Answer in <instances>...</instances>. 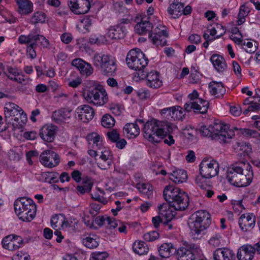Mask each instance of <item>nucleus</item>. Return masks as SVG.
Instances as JSON below:
<instances>
[{
  "label": "nucleus",
  "mask_w": 260,
  "mask_h": 260,
  "mask_svg": "<svg viewBox=\"0 0 260 260\" xmlns=\"http://www.w3.org/2000/svg\"><path fill=\"white\" fill-rule=\"evenodd\" d=\"M158 252L162 258H168L171 254L176 253V249L172 243H164L159 247Z\"/></svg>",
  "instance_id": "obj_39"
},
{
  "label": "nucleus",
  "mask_w": 260,
  "mask_h": 260,
  "mask_svg": "<svg viewBox=\"0 0 260 260\" xmlns=\"http://www.w3.org/2000/svg\"><path fill=\"white\" fill-rule=\"evenodd\" d=\"M196 250L193 247L188 249L180 247L176 250V256L178 260H198L194 256Z\"/></svg>",
  "instance_id": "obj_24"
},
{
  "label": "nucleus",
  "mask_w": 260,
  "mask_h": 260,
  "mask_svg": "<svg viewBox=\"0 0 260 260\" xmlns=\"http://www.w3.org/2000/svg\"><path fill=\"white\" fill-rule=\"evenodd\" d=\"M69 6L71 10L76 14H84L90 8L89 0H69Z\"/></svg>",
  "instance_id": "obj_15"
},
{
  "label": "nucleus",
  "mask_w": 260,
  "mask_h": 260,
  "mask_svg": "<svg viewBox=\"0 0 260 260\" xmlns=\"http://www.w3.org/2000/svg\"><path fill=\"white\" fill-rule=\"evenodd\" d=\"M94 66L101 69L102 73L107 76H112L116 71L115 58L108 54L96 53L93 57Z\"/></svg>",
  "instance_id": "obj_7"
},
{
  "label": "nucleus",
  "mask_w": 260,
  "mask_h": 260,
  "mask_svg": "<svg viewBox=\"0 0 260 260\" xmlns=\"http://www.w3.org/2000/svg\"><path fill=\"white\" fill-rule=\"evenodd\" d=\"M256 218L253 214H242L239 219V225L241 230L247 232L253 229L255 224Z\"/></svg>",
  "instance_id": "obj_18"
},
{
  "label": "nucleus",
  "mask_w": 260,
  "mask_h": 260,
  "mask_svg": "<svg viewBox=\"0 0 260 260\" xmlns=\"http://www.w3.org/2000/svg\"><path fill=\"white\" fill-rule=\"evenodd\" d=\"M214 260H235V255L234 252L228 248H218L213 253Z\"/></svg>",
  "instance_id": "obj_23"
},
{
  "label": "nucleus",
  "mask_w": 260,
  "mask_h": 260,
  "mask_svg": "<svg viewBox=\"0 0 260 260\" xmlns=\"http://www.w3.org/2000/svg\"><path fill=\"white\" fill-rule=\"evenodd\" d=\"M71 110L68 109H60L55 111L52 115V120L56 123H66L71 117Z\"/></svg>",
  "instance_id": "obj_22"
},
{
  "label": "nucleus",
  "mask_w": 260,
  "mask_h": 260,
  "mask_svg": "<svg viewBox=\"0 0 260 260\" xmlns=\"http://www.w3.org/2000/svg\"><path fill=\"white\" fill-rule=\"evenodd\" d=\"M197 102L198 105H194V112L201 114L206 113L209 107V103L208 101L202 99H197L196 101H194V102Z\"/></svg>",
  "instance_id": "obj_45"
},
{
  "label": "nucleus",
  "mask_w": 260,
  "mask_h": 260,
  "mask_svg": "<svg viewBox=\"0 0 260 260\" xmlns=\"http://www.w3.org/2000/svg\"><path fill=\"white\" fill-rule=\"evenodd\" d=\"M89 141L92 142V147L99 150L102 149V139L101 136L96 133H92L87 137Z\"/></svg>",
  "instance_id": "obj_43"
},
{
  "label": "nucleus",
  "mask_w": 260,
  "mask_h": 260,
  "mask_svg": "<svg viewBox=\"0 0 260 260\" xmlns=\"http://www.w3.org/2000/svg\"><path fill=\"white\" fill-rule=\"evenodd\" d=\"M168 33L164 26L160 25L155 27L153 30L149 34V38L153 44L158 46H164L167 44V38Z\"/></svg>",
  "instance_id": "obj_13"
},
{
  "label": "nucleus",
  "mask_w": 260,
  "mask_h": 260,
  "mask_svg": "<svg viewBox=\"0 0 260 260\" xmlns=\"http://www.w3.org/2000/svg\"><path fill=\"white\" fill-rule=\"evenodd\" d=\"M107 135L109 140L112 142L115 143L119 139L120 134L115 129H113L107 133Z\"/></svg>",
  "instance_id": "obj_63"
},
{
  "label": "nucleus",
  "mask_w": 260,
  "mask_h": 260,
  "mask_svg": "<svg viewBox=\"0 0 260 260\" xmlns=\"http://www.w3.org/2000/svg\"><path fill=\"white\" fill-rule=\"evenodd\" d=\"M40 41L41 45L43 48H47L49 45V41L43 35L37 34V30L31 31L28 35H20L18 38V42L21 44L28 42Z\"/></svg>",
  "instance_id": "obj_14"
},
{
  "label": "nucleus",
  "mask_w": 260,
  "mask_h": 260,
  "mask_svg": "<svg viewBox=\"0 0 260 260\" xmlns=\"http://www.w3.org/2000/svg\"><path fill=\"white\" fill-rule=\"evenodd\" d=\"M148 61L145 54L138 48L131 50L126 57L127 66L136 71L135 77H137L139 80H143L145 77L144 72Z\"/></svg>",
  "instance_id": "obj_5"
},
{
  "label": "nucleus",
  "mask_w": 260,
  "mask_h": 260,
  "mask_svg": "<svg viewBox=\"0 0 260 260\" xmlns=\"http://www.w3.org/2000/svg\"><path fill=\"white\" fill-rule=\"evenodd\" d=\"M12 242L10 243L11 250H15L21 247L24 243V239L20 236L13 234Z\"/></svg>",
  "instance_id": "obj_46"
},
{
  "label": "nucleus",
  "mask_w": 260,
  "mask_h": 260,
  "mask_svg": "<svg viewBox=\"0 0 260 260\" xmlns=\"http://www.w3.org/2000/svg\"><path fill=\"white\" fill-rule=\"evenodd\" d=\"M237 256L238 260H252L254 256L252 245L245 244L242 246L238 249Z\"/></svg>",
  "instance_id": "obj_26"
},
{
  "label": "nucleus",
  "mask_w": 260,
  "mask_h": 260,
  "mask_svg": "<svg viewBox=\"0 0 260 260\" xmlns=\"http://www.w3.org/2000/svg\"><path fill=\"white\" fill-rule=\"evenodd\" d=\"M18 6V12L21 15H27L33 11L32 3L29 0H16Z\"/></svg>",
  "instance_id": "obj_35"
},
{
  "label": "nucleus",
  "mask_w": 260,
  "mask_h": 260,
  "mask_svg": "<svg viewBox=\"0 0 260 260\" xmlns=\"http://www.w3.org/2000/svg\"><path fill=\"white\" fill-rule=\"evenodd\" d=\"M77 118L84 122H87L93 118L94 111L89 105H84L79 106L76 110Z\"/></svg>",
  "instance_id": "obj_17"
},
{
  "label": "nucleus",
  "mask_w": 260,
  "mask_h": 260,
  "mask_svg": "<svg viewBox=\"0 0 260 260\" xmlns=\"http://www.w3.org/2000/svg\"><path fill=\"white\" fill-rule=\"evenodd\" d=\"M56 131V126L52 124H47L41 129L40 136L44 141L51 142L54 139Z\"/></svg>",
  "instance_id": "obj_19"
},
{
  "label": "nucleus",
  "mask_w": 260,
  "mask_h": 260,
  "mask_svg": "<svg viewBox=\"0 0 260 260\" xmlns=\"http://www.w3.org/2000/svg\"><path fill=\"white\" fill-rule=\"evenodd\" d=\"M45 182L49 183H54L58 182V174L56 172H46L43 174Z\"/></svg>",
  "instance_id": "obj_50"
},
{
  "label": "nucleus",
  "mask_w": 260,
  "mask_h": 260,
  "mask_svg": "<svg viewBox=\"0 0 260 260\" xmlns=\"http://www.w3.org/2000/svg\"><path fill=\"white\" fill-rule=\"evenodd\" d=\"M214 68L218 72H223L226 68V64L223 57L220 55L214 54L210 57Z\"/></svg>",
  "instance_id": "obj_32"
},
{
  "label": "nucleus",
  "mask_w": 260,
  "mask_h": 260,
  "mask_svg": "<svg viewBox=\"0 0 260 260\" xmlns=\"http://www.w3.org/2000/svg\"><path fill=\"white\" fill-rule=\"evenodd\" d=\"M93 182L91 177L88 176H84L82 178V183L78 185L76 187V193L78 195H83L86 193H89L92 186Z\"/></svg>",
  "instance_id": "obj_25"
},
{
  "label": "nucleus",
  "mask_w": 260,
  "mask_h": 260,
  "mask_svg": "<svg viewBox=\"0 0 260 260\" xmlns=\"http://www.w3.org/2000/svg\"><path fill=\"white\" fill-rule=\"evenodd\" d=\"M236 145L234 146L235 149H239L240 150L243 151L244 153L246 154H248L249 152L251 151V148L250 147V145L248 144H246L243 142H237Z\"/></svg>",
  "instance_id": "obj_62"
},
{
  "label": "nucleus",
  "mask_w": 260,
  "mask_h": 260,
  "mask_svg": "<svg viewBox=\"0 0 260 260\" xmlns=\"http://www.w3.org/2000/svg\"><path fill=\"white\" fill-rule=\"evenodd\" d=\"M26 44H28L26 50L27 55H29L31 59L35 58L37 55L35 49L38 46V43L36 42H30L26 43Z\"/></svg>",
  "instance_id": "obj_51"
},
{
  "label": "nucleus",
  "mask_w": 260,
  "mask_h": 260,
  "mask_svg": "<svg viewBox=\"0 0 260 260\" xmlns=\"http://www.w3.org/2000/svg\"><path fill=\"white\" fill-rule=\"evenodd\" d=\"M40 161L44 167L52 168L59 165L60 158L55 152L47 150L41 153L40 155Z\"/></svg>",
  "instance_id": "obj_12"
},
{
  "label": "nucleus",
  "mask_w": 260,
  "mask_h": 260,
  "mask_svg": "<svg viewBox=\"0 0 260 260\" xmlns=\"http://www.w3.org/2000/svg\"><path fill=\"white\" fill-rule=\"evenodd\" d=\"M170 207V205L165 203L160 204L158 207L159 214L162 219L164 218L167 221L171 220L175 216Z\"/></svg>",
  "instance_id": "obj_40"
},
{
  "label": "nucleus",
  "mask_w": 260,
  "mask_h": 260,
  "mask_svg": "<svg viewBox=\"0 0 260 260\" xmlns=\"http://www.w3.org/2000/svg\"><path fill=\"white\" fill-rule=\"evenodd\" d=\"M133 248L134 251L139 255L146 254L149 250L147 245L142 241L135 242L133 244Z\"/></svg>",
  "instance_id": "obj_42"
},
{
  "label": "nucleus",
  "mask_w": 260,
  "mask_h": 260,
  "mask_svg": "<svg viewBox=\"0 0 260 260\" xmlns=\"http://www.w3.org/2000/svg\"><path fill=\"white\" fill-rule=\"evenodd\" d=\"M222 240V236L219 233H216L210 238L209 244L214 247H218L220 246Z\"/></svg>",
  "instance_id": "obj_52"
},
{
  "label": "nucleus",
  "mask_w": 260,
  "mask_h": 260,
  "mask_svg": "<svg viewBox=\"0 0 260 260\" xmlns=\"http://www.w3.org/2000/svg\"><path fill=\"white\" fill-rule=\"evenodd\" d=\"M176 129L177 126L168 121L152 119L144 125V137L151 143H158Z\"/></svg>",
  "instance_id": "obj_1"
},
{
  "label": "nucleus",
  "mask_w": 260,
  "mask_h": 260,
  "mask_svg": "<svg viewBox=\"0 0 260 260\" xmlns=\"http://www.w3.org/2000/svg\"><path fill=\"white\" fill-rule=\"evenodd\" d=\"M208 179L201 175L197 176L195 178V182L201 188L205 189L209 185Z\"/></svg>",
  "instance_id": "obj_56"
},
{
  "label": "nucleus",
  "mask_w": 260,
  "mask_h": 260,
  "mask_svg": "<svg viewBox=\"0 0 260 260\" xmlns=\"http://www.w3.org/2000/svg\"><path fill=\"white\" fill-rule=\"evenodd\" d=\"M83 244L89 249L96 248L99 245L97 236L94 235H89L82 239Z\"/></svg>",
  "instance_id": "obj_44"
},
{
  "label": "nucleus",
  "mask_w": 260,
  "mask_h": 260,
  "mask_svg": "<svg viewBox=\"0 0 260 260\" xmlns=\"http://www.w3.org/2000/svg\"><path fill=\"white\" fill-rule=\"evenodd\" d=\"M252 167L247 161H240L230 167L227 171L226 178L230 184L236 186L238 180L244 169H251Z\"/></svg>",
  "instance_id": "obj_9"
},
{
  "label": "nucleus",
  "mask_w": 260,
  "mask_h": 260,
  "mask_svg": "<svg viewBox=\"0 0 260 260\" xmlns=\"http://www.w3.org/2000/svg\"><path fill=\"white\" fill-rule=\"evenodd\" d=\"M209 88L211 95L216 98L222 97L225 93V88L221 82L212 81L209 83Z\"/></svg>",
  "instance_id": "obj_29"
},
{
  "label": "nucleus",
  "mask_w": 260,
  "mask_h": 260,
  "mask_svg": "<svg viewBox=\"0 0 260 260\" xmlns=\"http://www.w3.org/2000/svg\"><path fill=\"white\" fill-rule=\"evenodd\" d=\"M108 41L107 38L105 36H99L96 37L95 35H92L89 39V42L91 44H96L101 45L106 43Z\"/></svg>",
  "instance_id": "obj_53"
},
{
  "label": "nucleus",
  "mask_w": 260,
  "mask_h": 260,
  "mask_svg": "<svg viewBox=\"0 0 260 260\" xmlns=\"http://www.w3.org/2000/svg\"><path fill=\"white\" fill-rule=\"evenodd\" d=\"M98 92V84L94 85L88 89L85 90L83 93L84 99L90 104L94 105V100H96Z\"/></svg>",
  "instance_id": "obj_38"
},
{
  "label": "nucleus",
  "mask_w": 260,
  "mask_h": 260,
  "mask_svg": "<svg viewBox=\"0 0 260 260\" xmlns=\"http://www.w3.org/2000/svg\"><path fill=\"white\" fill-rule=\"evenodd\" d=\"M108 255L106 252H95L92 253L90 260H106Z\"/></svg>",
  "instance_id": "obj_60"
},
{
  "label": "nucleus",
  "mask_w": 260,
  "mask_h": 260,
  "mask_svg": "<svg viewBox=\"0 0 260 260\" xmlns=\"http://www.w3.org/2000/svg\"><path fill=\"white\" fill-rule=\"evenodd\" d=\"M169 178L175 183H181L186 181L187 178V173L184 170H175L169 175Z\"/></svg>",
  "instance_id": "obj_37"
},
{
  "label": "nucleus",
  "mask_w": 260,
  "mask_h": 260,
  "mask_svg": "<svg viewBox=\"0 0 260 260\" xmlns=\"http://www.w3.org/2000/svg\"><path fill=\"white\" fill-rule=\"evenodd\" d=\"M200 133L204 137H210L220 143H229L234 136V132L230 129L228 124L215 122L208 126H201Z\"/></svg>",
  "instance_id": "obj_2"
},
{
  "label": "nucleus",
  "mask_w": 260,
  "mask_h": 260,
  "mask_svg": "<svg viewBox=\"0 0 260 260\" xmlns=\"http://www.w3.org/2000/svg\"><path fill=\"white\" fill-rule=\"evenodd\" d=\"M36 205L34 201L28 198H20L17 199L14 202V206L16 214L22 213L28 209L29 206Z\"/></svg>",
  "instance_id": "obj_21"
},
{
  "label": "nucleus",
  "mask_w": 260,
  "mask_h": 260,
  "mask_svg": "<svg viewBox=\"0 0 260 260\" xmlns=\"http://www.w3.org/2000/svg\"><path fill=\"white\" fill-rule=\"evenodd\" d=\"M5 118L12 122L15 128H21L26 123V114L19 106L13 103H7L4 107Z\"/></svg>",
  "instance_id": "obj_6"
},
{
  "label": "nucleus",
  "mask_w": 260,
  "mask_h": 260,
  "mask_svg": "<svg viewBox=\"0 0 260 260\" xmlns=\"http://www.w3.org/2000/svg\"><path fill=\"white\" fill-rule=\"evenodd\" d=\"M108 107L113 114L116 116H119L121 114L122 108L118 104L111 103L109 105Z\"/></svg>",
  "instance_id": "obj_61"
},
{
  "label": "nucleus",
  "mask_w": 260,
  "mask_h": 260,
  "mask_svg": "<svg viewBox=\"0 0 260 260\" xmlns=\"http://www.w3.org/2000/svg\"><path fill=\"white\" fill-rule=\"evenodd\" d=\"M219 172V164L215 160H203L200 165V173L206 178L217 175Z\"/></svg>",
  "instance_id": "obj_11"
},
{
  "label": "nucleus",
  "mask_w": 260,
  "mask_h": 260,
  "mask_svg": "<svg viewBox=\"0 0 260 260\" xmlns=\"http://www.w3.org/2000/svg\"><path fill=\"white\" fill-rule=\"evenodd\" d=\"M100 158L102 162H98V166L102 170H106L110 168L111 164V155L110 151L104 148L101 149Z\"/></svg>",
  "instance_id": "obj_31"
},
{
  "label": "nucleus",
  "mask_w": 260,
  "mask_h": 260,
  "mask_svg": "<svg viewBox=\"0 0 260 260\" xmlns=\"http://www.w3.org/2000/svg\"><path fill=\"white\" fill-rule=\"evenodd\" d=\"M129 23L130 20L128 19H121L116 25L110 27L107 32V36L111 40L124 38L127 32L125 25Z\"/></svg>",
  "instance_id": "obj_10"
},
{
  "label": "nucleus",
  "mask_w": 260,
  "mask_h": 260,
  "mask_svg": "<svg viewBox=\"0 0 260 260\" xmlns=\"http://www.w3.org/2000/svg\"><path fill=\"white\" fill-rule=\"evenodd\" d=\"M251 10L252 7L248 3L245 2L240 7L237 16V25H241L245 22V18L249 15Z\"/></svg>",
  "instance_id": "obj_30"
},
{
  "label": "nucleus",
  "mask_w": 260,
  "mask_h": 260,
  "mask_svg": "<svg viewBox=\"0 0 260 260\" xmlns=\"http://www.w3.org/2000/svg\"><path fill=\"white\" fill-rule=\"evenodd\" d=\"M144 75L145 77L144 79H146V84L150 88L157 89L162 85V81L158 72L152 71L147 73L145 71Z\"/></svg>",
  "instance_id": "obj_16"
},
{
  "label": "nucleus",
  "mask_w": 260,
  "mask_h": 260,
  "mask_svg": "<svg viewBox=\"0 0 260 260\" xmlns=\"http://www.w3.org/2000/svg\"><path fill=\"white\" fill-rule=\"evenodd\" d=\"M79 71L82 75L89 76L93 73V69L90 64L85 62Z\"/></svg>",
  "instance_id": "obj_59"
},
{
  "label": "nucleus",
  "mask_w": 260,
  "mask_h": 260,
  "mask_svg": "<svg viewBox=\"0 0 260 260\" xmlns=\"http://www.w3.org/2000/svg\"><path fill=\"white\" fill-rule=\"evenodd\" d=\"M137 188L147 198L150 199L153 197V187L150 184L144 183H137Z\"/></svg>",
  "instance_id": "obj_41"
},
{
  "label": "nucleus",
  "mask_w": 260,
  "mask_h": 260,
  "mask_svg": "<svg viewBox=\"0 0 260 260\" xmlns=\"http://www.w3.org/2000/svg\"><path fill=\"white\" fill-rule=\"evenodd\" d=\"M8 77L12 80L15 81L24 85L28 84L30 81L29 78L25 77L23 74H20L19 73H18V75L15 77H11L10 75H8Z\"/></svg>",
  "instance_id": "obj_55"
},
{
  "label": "nucleus",
  "mask_w": 260,
  "mask_h": 260,
  "mask_svg": "<svg viewBox=\"0 0 260 260\" xmlns=\"http://www.w3.org/2000/svg\"><path fill=\"white\" fill-rule=\"evenodd\" d=\"M253 177L252 168L250 169H244L241 173L240 178L238 180L237 187H244L249 185L251 182Z\"/></svg>",
  "instance_id": "obj_27"
},
{
  "label": "nucleus",
  "mask_w": 260,
  "mask_h": 260,
  "mask_svg": "<svg viewBox=\"0 0 260 260\" xmlns=\"http://www.w3.org/2000/svg\"><path fill=\"white\" fill-rule=\"evenodd\" d=\"M211 222L210 215L205 210L198 211L192 214L188 223L192 238L200 239Z\"/></svg>",
  "instance_id": "obj_3"
},
{
  "label": "nucleus",
  "mask_w": 260,
  "mask_h": 260,
  "mask_svg": "<svg viewBox=\"0 0 260 260\" xmlns=\"http://www.w3.org/2000/svg\"><path fill=\"white\" fill-rule=\"evenodd\" d=\"M13 237V234H12L7 236L3 239L2 243L4 248L11 250L10 243L12 242Z\"/></svg>",
  "instance_id": "obj_64"
},
{
  "label": "nucleus",
  "mask_w": 260,
  "mask_h": 260,
  "mask_svg": "<svg viewBox=\"0 0 260 260\" xmlns=\"http://www.w3.org/2000/svg\"><path fill=\"white\" fill-rule=\"evenodd\" d=\"M37 211L36 205H32L29 206L28 209L25 211L17 214L19 219L23 221L29 222L31 221L36 216Z\"/></svg>",
  "instance_id": "obj_34"
},
{
  "label": "nucleus",
  "mask_w": 260,
  "mask_h": 260,
  "mask_svg": "<svg viewBox=\"0 0 260 260\" xmlns=\"http://www.w3.org/2000/svg\"><path fill=\"white\" fill-rule=\"evenodd\" d=\"M159 238V234L156 231H151L144 234L143 238L147 242H152Z\"/></svg>",
  "instance_id": "obj_58"
},
{
  "label": "nucleus",
  "mask_w": 260,
  "mask_h": 260,
  "mask_svg": "<svg viewBox=\"0 0 260 260\" xmlns=\"http://www.w3.org/2000/svg\"><path fill=\"white\" fill-rule=\"evenodd\" d=\"M31 21L34 24L43 23L45 21V14L42 12H36L34 14Z\"/></svg>",
  "instance_id": "obj_57"
},
{
  "label": "nucleus",
  "mask_w": 260,
  "mask_h": 260,
  "mask_svg": "<svg viewBox=\"0 0 260 260\" xmlns=\"http://www.w3.org/2000/svg\"><path fill=\"white\" fill-rule=\"evenodd\" d=\"M152 29V24L145 18H142L140 22L135 26V32L140 35H144L149 32Z\"/></svg>",
  "instance_id": "obj_28"
},
{
  "label": "nucleus",
  "mask_w": 260,
  "mask_h": 260,
  "mask_svg": "<svg viewBox=\"0 0 260 260\" xmlns=\"http://www.w3.org/2000/svg\"><path fill=\"white\" fill-rule=\"evenodd\" d=\"M164 197L170 206L175 210L183 211L189 205L188 194L180 188L167 186L164 190Z\"/></svg>",
  "instance_id": "obj_4"
},
{
  "label": "nucleus",
  "mask_w": 260,
  "mask_h": 260,
  "mask_svg": "<svg viewBox=\"0 0 260 260\" xmlns=\"http://www.w3.org/2000/svg\"><path fill=\"white\" fill-rule=\"evenodd\" d=\"M73 221L67 218L62 214H55L52 216L51 219V224L52 228L55 230V236H57L56 241L58 243L61 242L63 237L59 230H66L69 227L72 226Z\"/></svg>",
  "instance_id": "obj_8"
},
{
  "label": "nucleus",
  "mask_w": 260,
  "mask_h": 260,
  "mask_svg": "<svg viewBox=\"0 0 260 260\" xmlns=\"http://www.w3.org/2000/svg\"><path fill=\"white\" fill-rule=\"evenodd\" d=\"M241 132L243 136L248 138H258L260 136L259 133L255 129L243 128Z\"/></svg>",
  "instance_id": "obj_54"
},
{
  "label": "nucleus",
  "mask_w": 260,
  "mask_h": 260,
  "mask_svg": "<svg viewBox=\"0 0 260 260\" xmlns=\"http://www.w3.org/2000/svg\"><path fill=\"white\" fill-rule=\"evenodd\" d=\"M173 110L172 113V120H179L182 119L184 116L182 108L179 106L172 107Z\"/></svg>",
  "instance_id": "obj_47"
},
{
  "label": "nucleus",
  "mask_w": 260,
  "mask_h": 260,
  "mask_svg": "<svg viewBox=\"0 0 260 260\" xmlns=\"http://www.w3.org/2000/svg\"><path fill=\"white\" fill-rule=\"evenodd\" d=\"M108 101V94L104 87L98 84V92L96 100H94V105L101 106L104 105Z\"/></svg>",
  "instance_id": "obj_33"
},
{
  "label": "nucleus",
  "mask_w": 260,
  "mask_h": 260,
  "mask_svg": "<svg viewBox=\"0 0 260 260\" xmlns=\"http://www.w3.org/2000/svg\"><path fill=\"white\" fill-rule=\"evenodd\" d=\"M92 24V20L89 17H85L81 20L80 23L79 24L80 28H83L84 30H81L83 33L89 32V28L91 26Z\"/></svg>",
  "instance_id": "obj_49"
},
{
  "label": "nucleus",
  "mask_w": 260,
  "mask_h": 260,
  "mask_svg": "<svg viewBox=\"0 0 260 260\" xmlns=\"http://www.w3.org/2000/svg\"><path fill=\"white\" fill-rule=\"evenodd\" d=\"M183 7V3L179 2V0H173L171 1L167 12L172 18L177 19L182 15Z\"/></svg>",
  "instance_id": "obj_20"
},
{
  "label": "nucleus",
  "mask_w": 260,
  "mask_h": 260,
  "mask_svg": "<svg viewBox=\"0 0 260 260\" xmlns=\"http://www.w3.org/2000/svg\"><path fill=\"white\" fill-rule=\"evenodd\" d=\"M115 119L109 114L104 115L102 119V125L106 128H111L115 125Z\"/></svg>",
  "instance_id": "obj_48"
},
{
  "label": "nucleus",
  "mask_w": 260,
  "mask_h": 260,
  "mask_svg": "<svg viewBox=\"0 0 260 260\" xmlns=\"http://www.w3.org/2000/svg\"><path fill=\"white\" fill-rule=\"evenodd\" d=\"M124 134L129 139L136 138L140 134V128L136 123H129L125 125Z\"/></svg>",
  "instance_id": "obj_36"
}]
</instances>
